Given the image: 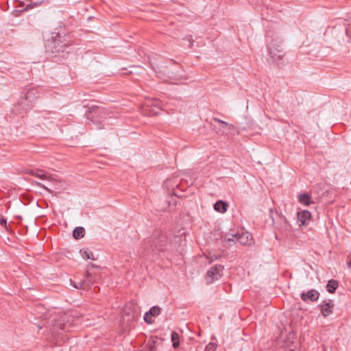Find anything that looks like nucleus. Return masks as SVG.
<instances>
[{
	"label": "nucleus",
	"instance_id": "obj_25",
	"mask_svg": "<svg viewBox=\"0 0 351 351\" xmlns=\"http://www.w3.org/2000/svg\"><path fill=\"white\" fill-rule=\"evenodd\" d=\"M0 225L3 227H6V226H7L6 219H5L1 214H0Z\"/></svg>",
	"mask_w": 351,
	"mask_h": 351
},
{
	"label": "nucleus",
	"instance_id": "obj_30",
	"mask_svg": "<svg viewBox=\"0 0 351 351\" xmlns=\"http://www.w3.org/2000/svg\"><path fill=\"white\" fill-rule=\"evenodd\" d=\"M288 351H295V350L293 349H289Z\"/></svg>",
	"mask_w": 351,
	"mask_h": 351
},
{
	"label": "nucleus",
	"instance_id": "obj_23",
	"mask_svg": "<svg viewBox=\"0 0 351 351\" xmlns=\"http://www.w3.org/2000/svg\"><path fill=\"white\" fill-rule=\"evenodd\" d=\"M213 120L215 122H217V123H219L220 124H222V125H224L226 126H228L229 128H230V124L228 123H227V122H226L224 121H222V120H221V119H219L218 118L215 117V118H213Z\"/></svg>",
	"mask_w": 351,
	"mask_h": 351
},
{
	"label": "nucleus",
	"instance_id": "obj_16",
	"mask_svg": "<svg viewBox=\"0 0 351 351\" xmlns=\"http://www.w3.org/2000/svg\"><path fill=\"white\" fill-rule=\"evenodd\" d=\"M29 173L42 180H45L48 178L47 173L42 169L32 170Z\"/></svg>",
	"mask_w": 351,
	"mask_h": 351
},
{
	"label": "nucleus",
	"instance_id": "obj_21",
	"mask_svg": "<svg viewBox=\"0 0 351 351\" xmlns=\"http://www.w3.org/2000/svg\"><path fill=\"white\" fill-rule=\"evenodd\" d=\"M223 240L225 242L230 243L231 245V243H236L237 240L234 237H232V234H231V237H229L228 235H226L223 238Z\"/></svg>",
	"mask_w": 351,
	"mask_h": 351
},
{
	"label": "nucleus",
	"instance_id": "obj_26",
	"mask_svg": "<svg viewBox=\"0 0 351 351\" xmlns=\"http://www.w3.org/2000/svg\"><path fill=\"white\" fill-rule=\"evenodd\" d=\"M35 183L40 187H42V188L45 189L46 191L50 192V190L47 187H46L44 184H41L40 182H36Z\"/></svg>",
	"mask_w": 351,
	"mask_h": 351
},
{
	"label": "nucleus",
	"instance_id": "obj_6",
	"mask_svg": "<svg viewBox=\"0 0 351 351\" xmlns=\"http://www.w3.org/2000/svg\"><path fill=\"white\" fill-rule=\"evenodd\" d=\"M334 304L331 300H326L323 301L320 305V310L324 317H328L333 312Z\"/></svg>",
	"mask_w": 351,
	"mask_h": 351
},
{
	"label": "nucleus",
	"instance_id": "obj_9",
	"mask_svg": "<svg viewBox=\"0 0 351 351\" xmlns=\"http://www.w3.org/2000/svg\"><path fill=\"white\" fill-rule=\"evenodd\" d=\"M311 213L306 210L298 213V219L301 223L300 226L305 225L311 219Z\"/></svg>",
	"mask_w": 351,
	"mask_h": 351
},
{
	"label": "nucleus",
	"instance_id": "obj_13",
	"mask_svg": "<svg viewBox=\"0 0 351 351\" xmlns=\"http://www.w3.org/2000/svg\"><path fill=\"white\" fill-rule=\"evenodd\" d=\"M85 235V229L83 227H76L73 231V237L75 239H80Z\"/></svg>",
	"mask_w": 351,
	"mask_h": 351
},
{
	"label": "nucleus",
	"instance_id": "obj_22",
	"mask_svg": "<svg viewBox=\"0 0 351 351\" xmlns=\"http://www.w3.org/2000/svg\"><path fill=\"white\" fill-rule=\"evenodd\" d=\"M346 35L348 37L347 42H351V25H348V27L346 29Z\"/></svg>",
	"mask_w": 351,
	"mask_h": 351
},
{
	"label": "nucleus",
	"instance_id": "obj_20",
	"mask_svg": "<svg viewBox=\"0 0 351 351\" xmlns=\"http://www.w3.org/2000/svg\"><path fill=\"white\" fill-rule=\"evenodd\" d=\"M217 345L215 343H209L205 348L204 351H215Z\"/></svg>",
	"mask_w": 351,
	"mask_h": 351
},
{
	"label": "nucleus",
	"instance_id": "obj_12",
	"mask_svg": "<svg viewBox=\"0 0 351 351\" xmlns=\"http://www.w3.org/2000/svg\"><path fill=\"white\" fill-rule=\"evenodd\" d=\"M298 201L305 206H308L312 202L310 195L306 193L299 194Z\"/></svg>",
	"mask_w": 351,
	"mask_h": 351
},
{
	"label": "nucleus",
	"instance_id": "obj_24",
	"mask_svg": "<svg viewBox=\"0 0 351 351\" xmlns=\"http://www.w3.org/2000/svg\"><path fill=\"white\" fill-rule=\"evenodd\" d=\"M221 256L215 254L210 255V256L208 257V258L210 260L209 263L214 261L218 260L219 258H220Z\"/></svg>",
	"mask_w": 351,
	"mask_h": 351
},
{
	"label": "nucleus",
	"instance_id": "obj_8",
	"mask_svg": "<svg viewBox=\"0 0 351 351\" xmlns=\"http://www.w3.org/2000/svg\"><path fill=\"white\" fill-rule=\"evenodd\" d=\"M250 235V234L246 232H237L236 234H232V237H234L237 240V242L240 243L242 245H247L249 241V238Z\"/></svg>",
	"mask_w": 351,
	"mask_h": 351
},
{
	"label": "nucleus",
	"instance_id": "obj_10",
	"mask_svg": "<svg viewBox=\"0 0 351 351\" xmlns=\"http://www.w3.org/2000/svg\"><path fill=\"white\" fill-rule=\"evenodd\" d=\"M69 327L70 325L68 323L60 322L53 326V328L51 329V332L56 333L59 330L67 331L69 330Z\"/></svg>",
	"mask_w": 351,
	"mask_h": 351
},
{
	"label": "nucleus",
	"instance_id": "obj_17",
	"mask_svg": "<svg viewBox=\"0 0 351 351\" xmlns=\"http://www.w3.org/2000/svg\"><path fill=\"white\" fill-rule=\"evenodd\" d=\"M80 253L82 257L85 260H87V259L95 260L93 254L91 252L82 249V250H80Z\"/></svg>",
	"mask_w": 351,
	"mask_h": 351
},
{
	"label": "nucleus",
	"instance_id": "obj_7",
	"mask_svg": "<svg viewBox=\"0 0 351 351\" xmlns=\"http://www.w3.org/2000/svg\"><path fill=\"white\" fill-rule=\"evenodd\" d=\"M23 94L24 95L23 97H24L27 104L32 103L34 100L38 97V90L35 87L29 88L25 93H23Z\"/></svg>",
	"mask_w": 351,
	"mask_h": 351
},
{
	"label": "nucleus",
	"instance_id": "obj_5",
	"mask_svg": "<svg viewBox=\"0 0 351 351\" xmlns=\"http://www.w3.org/2000/svg\"><path fill=\"white\" fill-rule=\"evenodd\" d=\"M319 293L315 289H310L306 292H302L300 293L301 299L305 302H308V301H317L319 299Z\"/></svg>",
	"mask_w": 351,
	"mask_h": 351
},
{
	"label": "nucleus",
	"instance_id": "obj_15",
	"mask_svg": "<svg viewBox=\"0 0 351 351\" xmlns=\"http://www.w3.org/2000/svg\"><path fill=\"white\" fill-rule=\"evenodd\" d=\"M172 345L174 349L180 346V335L177 332L173 331L171 335Z\"/></svg>",
	"mask_w": 351,
	"mask_h": 351
},
{
	"label": "nucleus",
	"instance_id": "obj_18",
	"mask_svg": "<svg viewBox=\"0 0 351 351\" xmlns=\"http://www.w3.org/2000/svg\"><path fill=\"white\" fill-rule=\"evenodd\" d=\"M161 312V308H160L159 306H152L150 309H149V313L151 314V315H153L154 317L158 316L160 315Z\"/></svg>",
	"mask_w": 351,
	"mask_h": 351
},
{
	"label": "nucleus",
	"instance_id": "obj_29",
	"mask_svg": "<svg viewBox=\"0 0 351 351\" xmlns=\"http://www.w3.org/2000/svg\"><path fill=\"white\" fill-rule=\"evenodd\" d=\"M40 4V3H36L35 5H36V6H38V5H39Z\"/></svg>",
	"mask_w": 351,
	"mask_h": 351
},
{
	"label": "nucleus",
	"instance_id": "obj_19",
	"mask_svg": "<svg viewBox=\"0 0 351 351\" xmlns=\"http://www.w3.org/2000/svg\"><path fill=\"white\" fill-rule=\"evenodd\" d=\"M143 319H144L145 322L149 324H152L154 322V316L151 315V314L149 313V311L148 312L145 313V314L144 315Z\"/></svg>",
	"mask_w": 351,
	"mask_h": 351
},
{
	"label": "nucleus",
	"instance_id": "obj_2",
	"mask_svg": "<svg viewBox=\"0 0 351 351\" xmlns=\"http://www.w3.org/2000/svg\"><path fill=\"white\" fill-rule=\"evenodd\" d=\"M268 51L274 60H281L284 56L282 40L278 38L272 40L268 44Z\"/></svg>",
	"mask_w": 351,
	"mask_h": 351
},
{
	"label": "nucleus",
	"instance_id": "obj_1",
	"mask_svg": "<svg viewBox=\"0 0 351 351\" xmlns=\"http://www.w3.org/2000/svg\"><path fill=\"white\" fill-rule=\"evenodd\" d=\"M167 236L161 232H156L144 243V247L147 253L160 252L164 250L167 243Z\"/></svg>",
	"mask_w": 351,
	"mask_h": 351
},
{
	"label": "nucleus",
	"instance_id": "obj_14",
	"mask_svg": "<svg viewBox=\"0 0 351 351\" xmlns=\"http://www.w3.org/2000/svg\"><path fill=\"white\" fill-rule=\"evenodd\" d=\"M338 286H339V283H338L337 280H330L326 285V289L329 293H333L335 292Z\"/></svg>",
	"mask_w": 351,
	"mask_h": 351
},
{
	"label": "nucleus",
	"instance_id": "obj_27",
	"mask_svg": "<svg viewBox=\"0 0 351 351\" xmlns=\"http://www.w3.org/2000/svg\"><path fill=\"white\" fill-rule=\"evenodd\" d=\"M347 264L349 268H351V254L348 256Z\"/></svg>",
	"mask_w": 351,
	"mask_h": 351
},
{
	"label": "nucleus",
	"instance_id": "obj_28",
	"mask_svg": "<svg viewBox=\"0 0 351 351\" xmlns=\"http://www.w3.org/2000/svg\"><path fill=\"white\" fill-rule=\"evenodd\" d=\"M159 104H160V102H159V101H156L154 105H155L156 106H159Z\"/></svg>",
	"mask_w": 351,
	"mask_h": 351
},
{
	"label": "nucleus",
	"instance_id": "obj_4",
	"mask_svg": "<svg viewBox=\"0 0 351 351\" xmlns=\"http://www.w3.org/2000/svg\"><path fill=\"white\" fill-rule=\"evenodd\" d=\"M94 281L93 280L91 275L87 272L86 277L82 280L80 282H73V287L77 289H87L93 285Z\"/></svg>",
	"mask_w": 351,
	"mask_h": 351
},
{
	"label": "nucleus",
	"instance_id": "obj_3",
	"mask_svg": "<svg viewBox=\"0 0 351 351\" xmlns=\"http://www.w3.org/2000/svg\"><path fill=\"white\" fill-rule=\"evenodd\" d=\"M223 265L221 264H217L211 267L207 271L206 276L207 284H212L219 280L223 275Z\"/></svg>",
	"mask_w": 351,
	"mask_h": 351
},
{
	"label": "nucleus",
	"instance_id": "obj_11",
	"mask_svg": "<svg viewBox=\"0 0 351 351\" xmlns=\"http://www.w3.org/2000/svg\"><path fill=\"white\" fill-rule=\"evenodd\" d=\"M228 208V204L222 201V200H218L215 204H214V209L219 213H223L227 210Z\"/></svg>",
	"mask_w": 351,
	"mask_h": 351
},
{
	"label": "nucleus",
	"instance_id": "obj_31",
	"mask_svg": "<svg viewBox=\"0 0 351 351\" xmlns=\"http://www.w3.org/2000/svg\"><path fill=\"white\" fill-rule=\"evenodd\" d=\"M150 351H154V350H153V347H152V348H150Z\"/></svg>",
	"mask_w": 351,
	"mask_h": 351
}]
</instances>
